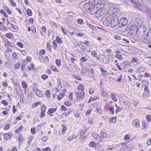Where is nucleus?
<instances>
[{
	"label": "nucleus",
	"mask_w": 151,
	"mask_h": 151,
	"mask_svg": "<svg viewBox=\"0 0 151 151\" xmlns=\"http://www.w3.org/2000/svg\"><path fill=\"white\" fill-rule=\"evenodd\" d=\"M113 16L112 15H109L106 18L105 20L103 21V24L106 26L113 27Z\"/></svg>",
	"instance_id": "1"
},
{
	"label": "nucleus",
	"mask_w": 151,
	"mask_h": 151,
	"mask_svg": "<svg viewBox=\"0 0 151 151\" xmlns=\"http://www.w3.org/2000/svg\"><path fill=\"white\" fill-rule=\"evenodd\" d=\"M26 60L28 62H31L32 60V58L28 56L26 57Z\"/></svg>",
	"instance_id": "57"
},
{
	"label": "nucleus",
	"mask_w": 151,
	"mask_h": 151,
	"mask_svg": "<svg viewBox=\"0 0 151 151\" xmlns=\"http://www.w3.org/2000/svg\"><path fill=\"white\" fill-rule=\"evenodd\" d=\"M132 62L134 63H135L137 65H138L139 64V61H138L137 58H135L134 57L132 58L131 60Z\"/></svg>",
	"instance_id": "18"
},
{
	"label": "nucleus",
	"mask_w": 151,
	"mask_h": 151,
	"mask_svg": "<svg viewBox=\"0 0 151 151\" xmlns=\"http://www.w3.org/2000/svg\"><path fill=\"white\" fill-rule=\"evenodd\" d=\"M45 94L47 96V97L48 98H50V92L49 90H47L45 92Z\"/></svg>",
	"instance_id": "26"
},
{
	"label": "nucleus",
	"mask_w": 151,
	"mask_h": 151,
	"mask_svg": "<svg viewBox=\"0 0 151 151\" xmlns=\"http://www.w3.org/2000/svg\"><path fill=\"white\" fill-rule=\"evenodd\" d=\"M91 55L93 57H96L97 55L95 51H93L91 53Z\"/></svg>",
	"instance_id": "42"
},
{
	"label": "nucleus",
	"mask_w": 151,
	"mask_h": 151,
	"mask_svg": "<svg viewBox=\"0 0 151 151\" xmlns=\"http://www.w3.org/2000/svg\"><path fill=\"white\" fill-rule=\"evenodd\" d=\"M119 15V14L118 13L115 15V16L114 17V22H115V24H117L118 23Z\"/></svg>",
	"instance_id": "16"
},
{
	"label": "nucleus",
	"mask_w": 151,
	"mask_h": 151,
	"mask_svg": "<svg viewBox=\"0 0 151 151\" xmlns=\"http://www.w3.org/2000/svg\"><path fill=\"white\" fill-rule=\"evenodd\" d=\"M56 40L58 43H62V40L59 38L58 37H56Z\"/></svg>",
	"instance_id": "45"
},
{
	"label": "nucleus",
	"mask_w": 151,
	"mask_h": 151,
	"mask_svg": "<svg viewBox=\"0 0 151 151\" xmlns=\"http://www.w3.org/2000/svg\"><path fill=\"white\" fill-rule=\"evenodd\" d=\"M65 93V91L63 90V92L62 93H60L58 95L57 99L59 100L60 101L61 100L64 96Z\"/></svg>",
	"instance_id": "10"
},
{
	"label": "nucleus",
	"mask_w": 151,
	"mask_h": 151,
	"mask_svg": "<svg viewBox=\"0 0 151 151\" xmlns=\"http://www.w3.org/2000/svg\"><path fill=\"white\" fill-rule=\"evenodd\" d=\"M78 90H81L82 91L84 89V86L83 84H80L78 86Z\"/></svg>",
	"instance_id": "19"
},
{
	"label": "nucleus",
	"mask_w": 151,
	"mask_h": 151,
	"mask_svg": "<svg viewBox=\"0 0 151 151\" xmlns=\"http://www.w3.org/2000/svg\"><path fill=\"white\" fill-rule=\"evenodd\" d=\"M132 2L137 6H140L141 4V0H133Z\"/></svg>",
	"instance_id": "17"
},
{
	"label": "nucleus",
	"mask_w": 151,
	"mask_h": 151,
	"mask_svg": "<svg viewBox=\"0 0 151 151\" xmlns=\"http://www.w3.org/2000/svg\"><path fill=\"white\" fill-rule=\"evenodd\" d=\"M31 133L32 134H35L36 133V129L35 128H32L31 129Z\"/></svg>",
	"instance_id": "54"
},
{
	"label": "nucleus",
	"mask_w": 151,
	"mask_h": 151,
	"mask_svg": "<svg viewBox=\"0 0 151 151\" xmlns=\"http://www.w3.org/2000/svg\"><path fill=\"white\" fill-rule=\"evenodd\" d=\"M94 92V90L93 88H91L89 90V93L90 94H91Z\"/></svg>",
	"instance_id": "58"
},
{
	"label": "nucleus",
	"mask_w": 151,
	"mask_h": 151,
	"mask_svg": "<svg viewBox=\"0 0 151 151\" xmlns=\"http://www.w3.org/2000/svg\"><path fill=\"white\" fill-rule=\"evenodd\" d=\"M6 36L8 38H10L12 36V33L9 32L6 34Z\"/></svg>",
	"instance_id": "64"
},
{
	"label": "nucleus",
	"mask_w": 151,
	"mask_h": 151,
	"mask_svg": "<svg viewBox=\"0 0 151 151\" xmlns=\"http://www.w3.org/2000/svg\"><path fill=\"white\" fill-rule=\"evenodd\" d=\"M84 9L86 12H88L91 10V8L92 7L88 3L85 4L83 6Z\"/></svg>",
	"instance_id": "8"
},
{
	"label": "nucleus",
	"mask_w": 151,
	"mask_h": 151,
	"mask_svg": "<svg viewBox=\"0 0 151 151\" xmlns=\"http://www.w3.org/2000/svg\"><path fill=\"white\" fill-rule=\"evenodd\" d=\"M115 53L116 55H115L114 56L119 59V60H121L122 59V56L120 52L118 50H116L115 51Z\"/></svg>",
	"instance_id": "15"
},
{
	"label": "nucleus",
	"mask_w": 151,
	"mask_h": 151,
	"mask_svg": "<svg viewBox=\"0 0 151 151\" xmlns=\"http://www.w3.org/2000/svg\"><path fill=\"white\" fill-rule=\"evenodd\" d=\"M60 110L61 111L65 110V111H66V110H67V109L65 106L62 105L61 107Z\"/></svg>",
	"instance_id": "62"
},
{
	"label": "nucleus",
	"mask_w": 151,
	"mask_h": 151,
	"mask_svg": "<svg viewBox=\"0 0 151 151\" xmlns=\"http://www.w3.org/2000/svg\"><path fill=\"white\" fill-rule=\"evenodd\" d=\"M123 27L118 24L114 23V31L115 32H123L124 30L123 28Z\"/></svg>",
	"instance_id": "3"
},
{
	"label": "nucleus",
	"mask_w": 151,
	"mask_h": 151,
	"mask_svg": "<svg viewBox=\"0 0 151 151\" xmlns=\"http://www.w3.org/2000/svg\"><path fill=\"white\" fill-rule=\"evenodd\" d=\"M40 102H36L34 104H33V105H32V107L33 108H35V107L37 106L38 105V104H40Z\"/></svg>",
	"instance_id": "50"
},
{
	"label": "nucleus",
	"mask_w": 151,
	"mask_h": 151,
	"mask_svg": "<svg viewBox=\"0 0 151 151\" xmlns=\"http://www.w3.org/2000/svg\"><path fill=\"white\" fill-rule=\"evenodd\" d=\"M133 124L136 127L138 128L140 127L139 122L137 119H135L133 121Z\"/></svg>",
	"instance_id": "14"
},
{
	"label": "nucleus",
	"mask_w": 151,
	"mask_h": 151,
	"mask_svg": "<svg viewBox=\"0 0 151 151\" xmlns=\"http://www.w3.org/2000/svg\"><path fill=\"white\" fill-rule=\"evenodd\" d=\"M101 136H100V138L104 139L107 136V134L104 132H101L100 134Z\"/></svg>",
	"instance_id": "23"
},
{
	"label": "nucleus",
	"mask_w": 151,
	"mask_h": 151,
	"mask_svg": "<svg viewBox=\"0 0 151 151\" xmlns=\"http://www.w3.org/2000/svg\"><path fill=\"white\" fill-rule=\"evenodd\" d=\"M73 92H71L70 93L68 96L69 99L71 100L73 99Z\"/></svg>",
	"instance_id": "63"
},
{
	"label": "nucleus",
	"mask_w": 151,
	"mask_h": 151,
	"mask_svg": "<svg viewBox=\"0 0 151 151\" xmlns=\"http://www.w3.org/2000/svg\"><path fill=\"white\" fill-rule=\"evenodd\" d=\"M146 30L147 28L145 26L140 25L137 29V36L139 37H144L146 34Z\"/></svg>",
	"instance_id": "2"
},
{
	"label": "nucleus",
	"mask_w": 151,
	"mask_h": 151,
	"mask_svg": "<svg viewBox=\"0 0 151 151\" xmlns=\"http://www.w3.org/2000/svg\"><path fill=\"white\" fill-rule=\"evenodd\" d=\"M61 61L57 59L55 61L56 65L58 66H60L61 65Z\"/></svg>",
	"instance_id": "40"
},
{
	"label": "nucleus",
	"mask_w": 151,
	"mask_h": 151,
	"mask_svg": "<svg viewBox=\"0 0 151 151\" xmlns=\"http://www.w3.org/2000/svg\"><path fill=\"white\" fill-rule=\"evenodd\" d=\"M43 151H50L51 149L49 147H47L45 148L42 149Z\"/></svg>",
	"instance_id": "59"
},
{
	"label": "nucleus",
	"mask_w": 151,
	"mask_h": 151,
	"mask_svg": "<svg viewBox=\"0 0 151 151\" xmlns=\"http://www.w3.org/2000/svg\"><path fill=\"white\" fill-rule=\"evenodd\" d=\"M88 3L92 7L93 6V5L96 4H97L95 0H90Z\"/></svg>",
	"instance_id": "21"
},
{
	"label": "nucleus",
	"mask_w": 151,
	"mask_h": 151,
	"mask_svg": "<svg viewBox=\"0 0 151 151\" xmlns=\"http://www.w3.org/2000/svg\"><path fill=\"white\" fill-rule=\"evenodd\" d=\"M119 24L123 27L125 26L127 23V19L126 17L121 18L119 22Z\"/></svg>",
	"instance_id": "6"
},
{
	"label": "nucleus",
	"mask_w": 151,
	"mask_h": 151,
	"mask_svg": "<svg viewBox=\"0 0 151 151\" xmlns=\"http://www.w3.org/2000/svg\"><path fill=\"white\" fill-rule=\"evenodd\" d=\"M76 98L78 99H82L85 96V94L83 91H78L76 93Z\"/></svg>",
	"instance_id": "7"
},
{
	"label": "nucleus",
	"mask_w": 151,
	"mask_h": 151,
	"mask_svg": "<svg viewBox=\"0 0 151 151\" xmlns=\"http://www.w3.org/2000/svg\"><path fill=\"white\" fill-rule=\"evenodd\" d=\"M12 136V134L11 132H9L8 133H6L4 135V138L5 139H9Z\"/></svg>",
	"instance_id": "13"
},
{
	"label": "nucleus",
	"mask_w": 151,
	"mask_h": 151,
	"mask_svg": "<svg viewBox=\"0 0 151 151\" xmlns=\"http://www.w3.org/2000/svg\"><path fill=\"white\" fill-rule=\"evenodd\" d=\"M45 112H44L41 111L39 116L41 118H43V117L45 116Z\"/></svg>",
	"instance_id": "49"
},
{
	"label": "nucleus",
	"mask_w": 151,
	"mask_h": 151,
	"mask_svg": "<svg viewBox=\"0 0 151 151\" xmlns=\"http://www.w3.org/2000/svg\"><path fill=\"white\" fill-rule=\"evenodd\" d=\"M34 68V65L33 63H31L30 64V66H29L27 68L29 70H31L33 69Z\"/></svg>",
	"instance_id": "25"
},
{
	"label": "nucleus",
	"mask_w": 151,
	"mask_h": 151,
	"mask_svg": "<svg viewBox=\"0 0 151 151\" xmlns=\"http://www.w3.org/2000/svg\"><path fill=\"white\" fill-rule=\"evenodd\" d=\"M20 67V63L19 62H17L15 66V68L18 69Z\"/></svg>",
	"instance_id": "52"
},
{
	"label": "nucleus",
	"mask_w": 151,
	"mask_h": 151,
	"mask_svg": "<svg viewBox=\"0 0 151 151\" xmlns=\"http://www.w3.org/2000/svg\"><path fill=\"white\" fill-rule=\"evenodd\" d=\"M102 61L105 64L108 63L109 62V60L105 57L103 58Z\"/></svg>",
	"instance_id": "27"
},
{
	"label": "nucleus",
	"mask_w": 151,
	"mask_h": 151,
	"mask_svg": "<svg viewBox=\"0 0 151 151\" xmlns=\"http://www.w3.org/2000/svg\"><path fill=\"white\" fill-rule=\"evenodd\" d=\"M115 106H116V109L115 111L116 113H118L121 110V109H120L119 107L117 106L116 104H115Z\"/></svg>",
	"instance_id": "55"
},
{
	"label": "nucleus",
	"mask_w": 151,
	"mask_h": 151,
	"mask_svg": "<svg viewBox=\"0 0 151 151\" xmlns=\"http://www.w3.org/2000/svg\"><path fill=\"white\" fill-rule=\"evenodd\" d=\"M146 67H140L138 68V70L140 72H144L146 70Z\"/></svg>",
	"instance_id": "24"
},
{
	"label": "nucleus",
	"mask_w": 151,
	"mask_h": 151,
	"mask_svg": "<svg viewBox=\"0 0 151 151\" xmlns=\"http://www.w3.org/2000/svg\"><path fill=\"white\" fill-rule=\"evenodd\" d=\"M34 91L35 92V93L36 94L39 96V97H42V92L39 89L35 88V89L34 90Z\"/></svg>",
	"instance_id": "12"
},
{
	"label": "nucleus",
	"mask_w": 151,
	"mask_h": 151,
	"mask_svg": "<svg viewBox=\"0 0 151 151\" xmlns=\"http://www.w3.org/2000/svg\"><path fill=\"white\" fill-rule=\"evenodd\" d=\"M10 2L11 5L13 7H15L16 6V3L13 0H8Z\"/></svg>",
	"instance_id": "37"
},
{
	"label": "nucleus",
	"mask_w": 151,
	"mask_h": 151,
	"mask_svg": "<svg viewBox=\"0 0 151 151\" xmlns=\"http://www.w3.org/2000/svg\"><path fill=\"white\" fill-rule=\"evenodd\" d=\"M58 91H60L61 90V88H62V86H61V85L60 84V81H59L58 82Z\"/></svg>",
	"instance_id": "36"
},
{
	"label": "nucleus",
	"mask_w": 151,
	"mask_h": 151,
	"mask_svg": "<svg viewBox=\"0 0 151 151\" xmlns=\"http://www.w3.org/2000/svg\"><path fill=\"white\" fill-rule=\"evenodd\" d=\"M93 136L95 139H98L100 138V136L96 133H94L93 134Z\"/></svg>",
	"instance_id": "29"
},
{
	"label": "nucleus",
	"mask_w": 151,
	"mask_h": 151,
	"mask_svg": "<svg viewBox=\"0 0 151 151\" xmlns=\"http://www.w3.org/2000/svg\"><path fill=\"white\" fill-rule=\"evenodd\" d=\"M73 78H74L78 79V80H79V81H81L82 79L81 77H80L79 76H76V75H73Z\"/></svg>",
	"instance_id": "48"
},
{
	"label": "nucleus",
	"mask_w": 151,
	"mask_h": 151,
	"mask_svg": "<svg viewBox=\"0 0 151 151\" xmlns=\"http://www.w3.org/2000/svg\"><path fill=\"white\" fill-rule=\"evenodd\" d=\"M88 60L87 57H83L80 60L82 62H84Z\"/></svg>",
	"instance_id": "31"
},
{
	"label": "nucleus",
	"mask_w": 151,
	"mask_h": 151,
	"mask_svg": "<svg viewBox=\"0 0 151 151\" xmlns=\"http://www.w3.org/2000/svg\"><path fill=\"white\" fill-rule=\"evenodd\" d=\"M84 22L83 19H79L77 20V22L79 24H83Z\"/></svg>",
	"instance_id": "39"
},
{
	"label": "nucleus",
	"mask_w": 151,
	"mask_h": 151,
	"mask_svg": "<svg viewBox=\"0 0 151 151\" xmlns=\"http://www.w3.org/2000/svg\"><path fill=\"white\" fill-rule=\"evenodd\" d=\"M102 94L103 96L106 97H108V95L107 93L105 91H103Z\"/></svg>",
	"instance_id": "46"
},
{
	"label": "nucleus",
	"mask_w": 151,
	"mask_h": 151,
	"mask_svg": "<svg viewBox=\"0 0 151 151\" xmlns=\"http://www.w3.org/2000/svg\"><path fill=\"white\" fill-rule=\"evenodd\" d=\"M89 145V146L90 147H94L96 145L95 144L94 142L92 141L90 143Z\"/></svg>",
	"instance_id": "43"
},
{
	"label": "nucleus",
	"mask_w": 151,
	"mask_h": 151,
	"mask_svg": "<svg viewBox=\"0 0 151 151\" xmlns=\"http://www.w3.org/2000/svg\"><path fill=\"white\" fill-rule=\"evenodd\" d=\"M4 9L6 12L9 14H12V11L9 9L7 7L5 6L4 7Z\"/></svg>",
	"instance_id": "28"
},
{
	"label": "nucleus",
	"mask_w": 151,
	"mask_h": 151,
	"mask_svg": "<svg viewBox=\"0 0 151 151\" xmlns=\"http://www.w3.org/2000/svg\"><path fill=\"white\" fill-rule=\"evenodd\" d=\"M53 46L52 47L54 49H56L57 47V45L55 42V40H54L52 42Z\"/></svg>",
	"instance_id": "41"
},
{
	"label": "nucleus",
	"mask_w": 151,
	"mask_h": 151,
	"mask_svg": "<svg viewBox=\"0 0 151 151\" xmlns=\"http://www.w3.org/2000/svg\"><path fill=\"white\" fill-rule=\"evenodd\" d=\"M73 66V67L72 68V70H70V71H72V72H75L76 70V69H77L76 68V67L75 66H76V65H72Z\"/></svg>",
	"instance_id": "53"
},
{
	"label": "nucleus",
	"mask_w": 151,
	"mask_h": 151,
	"mask_svg": "<svg viewBox=\"0 0 151 151\" xmlns=\"http://www.w3.org/2000/svg\"><path fill=\"white\" fill-rule=\"evenodd\" d=\"M48 76L46 75H42L41 76V78L42 79L45 80L47 78Z\"/></svg>",
	"instance_id": "61"
},
{
	"label": "nucleus",
	"mask_w": 151,
	"mask_h": 151,
	"mask_svg": "<svg viewBox=\"0 0 151 151\" xmlns=\"http://www.w3.org/2000/svg\"><path fill=\"white\" fill-rule=\"evenodd\" d=\"M146 118L148 122H150L151 120V116L149 115H147L146 116Z\"/></svg>",
	"instance_id": "60"
},
{
	"label": "nucleus",
	"mask_w": 151,
	"mask_h": 151,
	"mask_svg": "<svg viewBox=\"0 0 151 151\" xmlns=\"http://www.w3.org/2000/svg\"><path fill=\"white\" fill-rule=\"evenodd\" d=\"M23 129V127L22 126H21L19 127L18 129H16L15 130V132H19L22 131Z\"/></svg>",
	"instance_id": "34"
},
{
	"label": "nucleus",
	"mask_w": 151,
	"mask_h": 151,
	"mask_svg": "<svg viewBox=\"0 0 151 151\" xmlns=\"http://www.w3.org/2000/svg\"><path fill=\"white\" fill-rule=\"evenodd\" d=\"M81 68L82 69V71L83 73L87 72L88 71V68L86 67H84L83 65L81 66Z\"/></svg>",
	"instance_id": "22"
},
{
	"label": "nucleus",
	"mask_w": 151,
	"mask_h": 151,
	"mask_svg": "<svg viewBox=\"0 0 151 151\" xmlns=\"http://www.w3.org/2000/svg\"><path fill=\"white\" fill-rule=\"evenodd\" d=\"M27 13L29 16H31L32 14V10L29 9H28L27 11Z\"/></svg>",
	"instance_id": "44"
},
{
	"label": "nucleus",
	"mask_w": 151,
	"mask_h": 151,
	"mask_svg": "<svg viewBox=\"0 0 151 151\" xmlns=\"http://www.w3.org/2000/svg\"><path fill=\"white\" fill-rule=\"evenodd\" d=\"M9 24L10 25L12 29H13L15 30H17L18 28L17 26H15L14 24L12 23H10Z\"/></svg>",
	"instance_id": "30"
},
{
	"label": "nucleus",
	"mask_w": 151,
	"mask_h": 151,
	"mask_svg": "<svg viewBox=\"0 0 151 151\" xmlns=\"http://www.w3.org/2000/svg\"><path fill=\"white\" fill-rule=\"evenodd\" d=\"M137 29L136 26H132L131 27L129 33V35L132 36H134L136 34H137Z\"/></svg>",
	"instance_id": "4"
},
{
	"label": "nucleus",
	"mask_w": 151,
	"mask_h": 151,
	"mask_svg": "<svg viewBox=\"0 0 151 151\" xmlns=\"http://www.w3.org/2000/svg\"><path fill=\"white\" fill-rule=\"evenodd\" d=\"M148 42H151V30L147 32L146 35L144 37Z\"/></svg>",
	"instance_id": "9"
},
{
	"label": "nucleus",
	"mask_w": 151,
	"mask_h": 151,
	"mask_svg": "<svg viewBox=\"0 0 151 151\" xmlns=\"http://www.w3.org/2000/svg\"><path fill=\"white\" fill-rule=\"evenodd\" d=\"M56 110L57 108H52L50 109L47 112V114L50 116H53L52 113L55 112L56 111Z\"/></svg>",
	"instance_id": "11"
},
{
	"label": "nucleus",
	"mask_w": 151,
	"mask_h": 151,
	"mask_svg": "<svg viewBox=\"0 0 151 151\" xmlns=\"http://www.w3.org/2000/svg\"><path fill=\"white\" fill-rule=\"evenodd\" d=\"M76 46L77 47V51L80 53H82L84 51L86 48L85 46H83V44L81 43L77 44Z\"/></svg>",
	"instance_id": "5"
},
{
	"label": "nucleus",
	"mask_w": 151,
	"mask_h": 151,
	"mask_svg": "<svg viewBox=\"0 0 151 151\" xmlns=\"http://www.w3.org/2000/svg\"><path fill=\"white\" fill-rule=\"evenodd\" d=\"M12 55L14 59H17L18 58V56L15 52H14L13 53Z\"/></svg>",
	"instance_id": "51"
},
{
	"label": "nucleus",
	"mask_w": 151,
	"mask_h": 151,
	"mask_svg": "<svg viewBox=\"0 0 151 151\" xmlns=\"http://www.w3.org/2000/svg\"><path fill=\"white\" fill-rule=\"evenodd\" d=\"M10 125L9 124H7L6 126H5L4 127V129L5 130H6L9 129L10 128Z\"/></svg>",
	"instance_id": "56"
},
{
	"label": "nucleus",
	"mask_w": 151,
	"mask_h": 151,
	"mask_svg": "<svg viewBox=\"0 0 151 151\" xmlns=\"http://www.w3.org/2000/svg\"><path fill=\"white\" fill-rule=\"evenodd\" d=\"M46 111V107L45 105H42L41 107V111L45 112Z\"/></svg>",
	"instance_id": "47"
},
{
	"label": "nucleus",
	"mask_w": 151,
	"mask_h": 151,
	"mask_svg": "<svg viewBox=\"0 0 151 151\" xmlns=\"http://www.w3.org/2000/svg\"><path fill=\"white\" fill-rule=\"evenodd\" d=\"M0 13L3 14L6 17H7L8 16L6 13L3 10H0Z\"/></svg>",
	"instance_id": "33"
},
{
	"label": "nucleus",
	"mask_w": 151,
	"mask_h": 151,
	"mask_svg": "<svg viewBox=\"0 0 151 151\" xmlns=\"http://www.w3.org/2000/svg\"><path fill=\"white\" fill-rule=\"evenodd\" d=\"M46 46L47 48L49 50L51 51V47L50 45V44L49 42H47L46 43Z\"/></svg>",
	"instance_id": "35"
},
{
	"label": "nucleus",
	"mask_w": 151,
	"mask_h": 151,
	"mask_svg": "<svg viewBox=\"0 0 151 151\" xmlns=\"http://www.w3.org/2000/svg\"><path fill=\"white\" fill-rule=\"evenodd\" d=\"M62 127V132L63 133V134L67 130V128L65 125L63 124L61 126Z\"/></svg>",
	"instance_id": "20"
},
{
	"label": "nucleus",
	"mask_w": 151,
	"mask_h": 151,
	"mask_svg": "<svg viewBox=\"0 0 151 151\" xmlns=\"http://www.w3.org/2000/svg\"><path fill=\"white\" fill-rule=\"evenodd\" d=\"M22 85L23 88H27V85L26 83L25 82L22 81Z\"/></svg>",
	"instance_id": "38"
},
{
	"label": "nucleus",
	"mask_w": 151,
	"mask_h": 151,
	"mask_svg": "<svg viewBox=\"0 0 151 151\" xmlns=\"http://www.w3.org/2000/svg\"><path fill=\"white\" fill-rule=\"evenodd\" d=\"M130 135L129 134H127L125 135L124 137V139L125 140L129 139L130 137Z\"/></svg>",
	"instance_id": "32"
}]
</instances>
